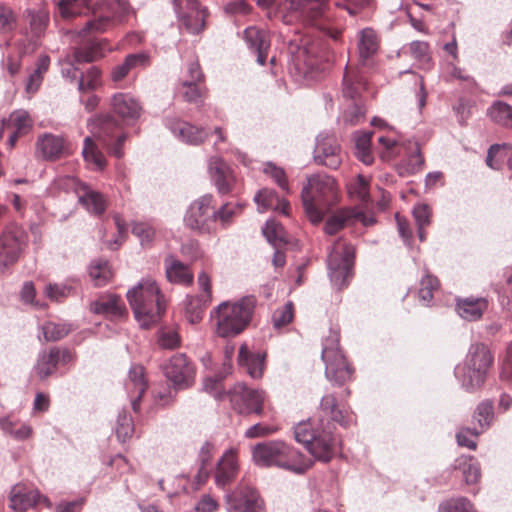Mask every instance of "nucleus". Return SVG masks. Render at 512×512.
Listing matches in <instances>:
<instances>
[{
	"mask_svg": "<svg viewBox=\"0 0 512 512\" xmlns=\"http://www.w3.org/2000/svg\"><path fill=\"white\" fill-rule=\"evenodd\" d=\"M17 15L7 4L0 2V33L10 34L17 27Z\"/></svg>",
	"mask_w": 512,
	"mask_h": 512,
	"instance_id": "54",
	"label": "nucleus"
},
{
	"mask_svg": "<svg viewBox=\"0 0 512 512\" xmlns=\"http://www.w3.org/2000/svg\"><path fill=\"white\" fill-rule=\"evenodd\" d=\"M367 89L366 78L357 67L346 66L343 81L342 93L344 97L356 99Z\"/></svg>",
	"mask_w": 512,
	"mask_h": 512,
	"instance_id": "32",
	"label": "nucleus"
},
{
	"mask_svg": "<svg viewBox=\"0 0 512 512\" xmlns=\"http://www.w3.org/2000/svg\"><path fill=\"white\" fill-rule=\"evenodd\" d=\"M251 454L258 467H275L298 475L306 473L313 465L310 458L282 440L257 443L252 447Z\"/></svg>",
	"mask_w": 512,
	"mask_h": 512,
	"instance_id": "2",
	"label": "nucleus"
},
{
	"mask_svg": "<svg viewBox=\"0 0 512 512\" xmlns=\"http://www.w3.org/2000/svg\"><path fill=\"white\" fill-rule=\"evenodd\" d=\"M408 52L420 68H428L431 62L430 46L425 41H413L408 45Z\"/></svg>",
	"mask_w": 512,
	"mask_h": 512,
	"instance_id": "44",
	"label": "nucleus"
},
{
	"mask_svg": "<svg viewBox=\"0 0 512 512\" xmlns=\"http://www.w3.org/2000/svg\"><path fill=\"white\" fill-rule=\"evenodd\" d=\"M355 248L346 240L338 239L328 256V269L331 282L343 289L353 277Z\"/></svg>",
	"mask_w": 512,
	"mask_h": 512,
	"instance_id": "8",
	"label": "nucleus"
},
{
	"mask_svg": "<svg viewBox=\"0 0 512 512\" xmlns=\"http://www.w3.org/2000/svg\"><path fill=\"white\" fill-rule=\"evenodd\" d=\"M76 353L66 347L53 346L42 350L33 367V377L44 382L54 375L59 366L72 364L76 361Z\"/></svg>",
	"mask_w": 512,
	"mask_h": 512,
	"instance_id": "11",
	"label": "nucleus"
},
{
	"mask_svg": "<svg viewBox=\"0 0 512 512\" xmlns=\"http://www.w3.org/2000/svg\"><path fill=\"white\" fill-rule=\"evenodd\" d=\"M202 82H195L194 80H184L182 93L183 98L188 102L197 103L205 94V90L200 86Z\"/></svg>",
	"mask_w": 512,
	"mask_h": 512,
	"instance_id": "62",
	"label": "nucleus"
},
{
	"mask_svg": "<svg viewBox=\"0 0 512 512\" xmlns=\"http://www.w3.org/2000/svg\"><path fill=\"white\" fill-rule=\"evenodd\" d=\"M33 119L30 114L23 109L16 110L4 120L0 129V136L9 131L8 144L12 148L15 146L18 138L27 135L33 128Z\"/></svg>",
	"mask_w": 512,
	"mask_h": 512,
	"instance_id": "19",
	"label": "nucleus"
},
{
	"mask_svg": "<svg viewBox=\"0 0 512 512\" xmlns=\"http://www.w3.org/2000/svg\"><path fill=\"white\" fill-rule=\"evenodd\" d=\"M348 190L351 195L356 196L362 202L369 200V181L362 175H358L356 179L350 183Z\"/></svg>",
	"mask_w": 512,
	"mask_h": 512,
	"instance_id": "61",
	"label": "nucleus"
},
{
	"mask_svg": "<svg viewBox=\"0 0 512 512\" xmlns=\"http://www.w3.org/2000/svg\"><path fill=\"white\" fill-rule=\"evenodd\" d=\"M127 0H103L102 11L85 24L87 33H104L116 23H122L130 13Z\"/></svg>",
	"mask_w": 512,
	"mask_h": 512,
	"instance_id": "12",
	"label": "nucleus"
},
{
	"mask_svg": "<svg viewBox=\"0 0 512 512\" xmlns=\"http://www.w3.org/2000/svg\"><path fill=\"white\" fill-rule=\"evenodd\" d=\"M112 111L124 121H135L142 113L140 102L128 93H115L110 99Z\"/></svg>",
	"mask_w": 512,
	"mask_h": 512,
	"instance_id": "21",
	"label": "nucleus"
},
{
	"mask_svg": "<svg viewBox=\"0 0 512 512\" xmlns=\"http://www.w3.org/2000/svg\"><path fill=\"white\" fill-rule=\"evenodd\" d=\"M29 26L34 36H40L47 28L49 15L44 10L28 11Z\"/></svg>",
	"mask_w": 512,
	"mask_h": 512,
	"instance_id": "56",
	"label": "nucleus"
},
{
	"mask_svg": "<svg viewBox=\"0 0 512 512\" xmlns=\"http://www.w3.org/2000/svg\"><path fill=\"white\" fill-rule=\"evenodd\" d=\"M65 182L67 186H79V201L89 212L98 216L105 212L107 200L101 193L90 189L86 184L79 183L74 177H67Z\"/></svg>",
	"mask_w": 512,
	"mask_h": 512,
	"instance_id": "20",
	"label": "nucleus"
},
{
	"mask_svg": "<svg viewBox=\"0 0 512 512\" xmlns=\"http://www.w3.org/2000/svg\"><path fill=\"white\" fill-rule=\"evenodd\" d=\"M238 449L227 450L217 464L215 482L219 487H225L233 482L238 474Z\"/></svg>",
	"mask_w": 512,
	"mask_h": 512,
	"instance_id": "23",
	"label": "nucleus"
},
{
	"mask_svg": "<svg viewBox=\"0 0 512 512\" xmlns=\"http://www.w3.org/2000/svg\"><path fill=\"white\" fill-rule=\"evenodd\" d=\"M439 287L440 283L437 277L431 274H426L420 281V288L418 292L420 301L428 305L434 297V292L437 291Z\"/></svg>",
	"mask_w": 512,
	"mask_h": 512,
	"instance_id": "53",
	"label": "nucleus"
},
{
	"mask_svg": "<svg viewBox=\"0 0 512 512\" xmlns=\"http://www.w3.org/2000/svg\"><path fill=\"white\" fill-rule=\"evenodd\" d=\"M134 433V423L132 418L126 413L120 414L117 419L116 435L119 441L126 442Z\"/></svg>",
	"mask_w": 512,
	"mask_h": 512,
	"instance_id": "59",
	"label": "nucleus"
},
{
	"mask_svg": "<svg viewBox=\"0 0 512 512\" xmlns=\"http://www.w3.org/2000/svg\"><path fill=\"white\" fill-rule=\"evenodd\" d=\"M339 342V331L331 330L323 342L322 360L325 363L326 378L337 385H343L352 379L354 369L348 363Z\"/></svg>",
	"mask_w": 512,
	"mask_h": 512,
	"instance_id": "7",
	"label": "nucleus"
},
{
	"mask_svg": "<svg viewBox=\"0 0 512 512\" xmlns=\"http://www.w3.org/2000/svg\"><path fill=\"white\" fill-rule=\"evenodd\" d=\"M211 177L221 194L233 191L236 179L230 167L219 157H212L209 162Z\"/></svg>",
	"mask_w": 512,
	"mask_h": 512,
	"instance_id": "24",
	"label": "nucleus"
},
{
	"mask_svg": "<svg viewBox=\"0 0 512 512\" xmlns=\"http://www.w3.org/2000/svg\"><path fill=\"white\" fill-rule=\"evenodd\" d=\"M41 330L45 341L56 342L66 337L72 328L66 323L48 321L42 325Z\"/></svg>",
	"mask_w": 512,
	"mask_h": 512,
	"instance_id": "47",
	"label": "nucleus"
},
{
	"mask_svg": "<svg viewBox=\"0 0 512 512\" xmlns=\"http://www.w3.org/2000/svg\"><path fill=\"white\" fill-rule=\"evenodd\" d=\"M254 296H245L239 301L223 302L214 312L215 332L219 337H235L250 324L256 307Z\"/></svg>",
	"mask_w": 512,
	"mask_h": 512,
	"instance_id": "5",
	"label": "nucleus"
},
{
	"mask_svg": "<svg viewBox=\"0 0 512 512\" xmlns=\"http://www.w3.org/2000/svg\"><path fill=\"white\" fill-rule=\"evenodd\" d=\"M89 274L95 286L99 287L106 285L113 275L108 262L105 261L93 264Z\"/></svg>",
	"mask_w": 512,
	"mask_h": 512,
	"instance_id": "55",
	"label": "nucleus"
},
{
	"mask_svg": "<svg viewBox=\"0 0 512 512\" xmlns=\"http://www.w3.org/2000/svg\"><path fill=\"white\" fill-rule=\"evenodd\" d=\"M488 115L493 122L499 125H512V107L505 102H494L488 109Z\"/></svg>",
	"mask_w": 512,
	"mask_h": 512,
	"instance_id": "46",
	"label": "nucleus"
},
{
	"mask_svg": "<svg viewBox=\"0 0 512 512\" xmlns=\"http://www.w3.org/2000/svg\"><path fill=\"white\" fill-rule=\"evenodd\" d=\"M228 397L234 410L240 414H257L263 412L265 393L260 390L249 389L244 384H237L228 391Z\"/></svg>",
	"mask_w": 512,
	"mask_h": 512,
	"instance_id": "14",
	"label": "nucleus"
},
{
	"mask_svg": "<svg viewBox=\"0 0 512 512\" xmlns=\"http://www.w3.org/2000/svg\"><path fill=\"white\" fill-rule=\"evenodd\" d=\"M125 386L131 399L132 409L137 413L140 410V399L147 389L144 368L142 366L136 365L130 369Z\"/></svg>",
	"mask_w": 512,
	"mask_h": 512,
	"instance_id": "29",
	"label": "nucleus"
},
{
	"mask_svg": "<svg viewBox=\"0 0 512 512\" xmlns=\"http://www.w3.org/2000/svg\"><path fill=\"white\" fill-rule=\"evenodd\" d=\"M105 45L104 41H100L78 47L74 52V59L78 63H89L101 59L105 56Z\"/></svg>",
	"mask_w": 512,
	"mask_h": 512,
	"instance_id": "41",
	"label": "nucleus"
},
{
	"mask_svg": "<svg viewBox=\"0 0 512 512\" xmlns=\"http://www.w3.org/2000/svg\"><path fill=\"white\" fill-rule=\"evenodd\" d=\"M91 0H59L58 11L62 18L69 19L82 13L90 5Z\"/></svg>",
	"mask_w": 512,
	"mask_h": 512,
	"instance_id": "50",
	"label": "nucleus"
},
{
	"mask_svg": "<svg viewBox=\"0 0 512 512\" xmlns=\"http://www.w3.org/2000/svg\"><path fill=\"white\" fill-rule=\"evenodd\" d=\"M166 276L171 283L189 286L193 283V273L182 262L170 258L165 261Z\"/></svg>",
	"mask_w": 512,
	"mask_h": 512,
	"instance_id": "35",
	"label": "nucleus"
},
{
	"mask_svg": "<svg viewBox=\"0 0 512 512\" xmlns=\"http://www.w3.org/2000/svg\"><path fill=\"white\" fill-rule=\"evenodd\" d=\"M149 63V56L145 53L129 54L121 64L112 68L110 72V79L114 83L122 82L130 72L138 68H145Z\"/></svg>",
	"mask_w": 512,
	"mask_h": 512,
	"instance_id": "31",
	"label": "nucleus"
},
{
	"mask_svg": "<svg viewBox=\"0 0 512 512\" xmlns=\"http://www.w3.org/2000/svg\"><path fill=\"white\" fill-rule=\"evenodd\" d=\"M82 154L85 161L94 164L98 169L101 170L106 166L105 156L89 136L84 139Z\"/></svg>",
	"mask_w": 512,
	"mask_h": 512,
	"instance_id": "49",
	"label": "nucleus"
},
{
	"mask_svg": "<svg viewBox=\"0 0 512 512\" xmlns=\"http://www.w3.org/2000/svg\"><path fill=\"white\" fill-rule=\"evenodd\" d=\"M380 39L375 30L365 28L360 32L358 50L361 61L364 63L375 55L379 49Z\"/></svg>",
	"mask_w": 512,
	"mask_h": 512,
	"instance_id": "39",
	"label": "nucleus"
},
{
	"mask_svg": "<svg viewBox=\"0 0 512 512\" xmlns=\"http://www.w3.org/2000/svg\"><path fill=\"white\" fill-rule=\"evenodd\" d=\"M50 65V58L48 56H41L37 63L36 69L28 77L26 84V92L34 94L42 84L43 76L48 71Z\"/></svg>",
	"mask_w": 512,
	"mask_h": 512,
	"instance_id": "43",
	"label": "nucleus"
},
{
	"mask_svg": "<svg viewBox=\"0 0 512 512\" xmlns=\"http://www.w3.org/2000/svg\"><path fill=\"white\" fill-rule=\"evenodd\" d=\"M488 308V300L483 297L459 298L456 302V310L459 316L468 321L480 319Z\"/></svg>",
	"mask_w": 512,
	"mask_h": 512,
	"instance_id": "33",
	"label": "nucleus"
},
{
	"mask_svg": "<svg viewBox=\"0 0 512 512\" xmlns=\"http://www.w3.org/2000/svg\"><path fill=\"white\" fill-rule=\"evenodd\" d=\"M474 419L476 420V422L478 423V425L480 426L481 430L480 431H484L485 429H487L492 421H493V418H494V406H493V402L490 401V400H485V401H482L481 403H479V405L477 406L475 412H474Z\"/></svg>",
	"mask_w": 512,
	"mask_h": 512,
	"instance_id": "52",
	"label": "nucleus"
},
{
	"mask_svg": "<svg viewBox=\"0 0 512 512\" xmlns=\"http://www.w3.org/2000/svg\"><path fill=\"white\" fill-rule=\"evenodd\" d=\"M294 318V306L292 302L276 309L272 316V323L275 329L280 330L290 324Z\"/></svg>",
	"mask_w": 512,
	"mask_h": 512,
	"instance_id": "57",
	"label": "nucleus"
},
{
	"mask_svg": "<svg viewBox=\"0 0 512 512\" xmlns=\"http://www.w3.org/2000/svg\"><path fill=\"white\" fill-rule=\"evenodd\" d=\"M360 221L367 225L366 218L362 212L354 208H344L331 215L324 226V230L329 235H334L346 226L353 225Z\"/></svg>",
	"mask_w": 512,
	"mask_h": 512,
	"instance_id": "27",
	"label": "nucleus"
},
{
	"mask_svg": "<svg viewBox=\"0 0 512 512\" xmlns=\"http://www.w3.org/2000/svg\"><path fill=\"white\" fill-rule=\"evenodd\" d=\"M454 469L461 471L466 484H476L481 478L480 465L473 456H459L455 460Z\"/></svg>",
	"mask_w": 512,
	"mask_h": 512,
	"instance_id": "37",
	"label": "nucleus"
},
{
	"mask_svg": "<svg viewBox=\"0 0 512 512\" xmlns=\"http://www.w3.org/2000/svg\"><path fill=\"white\" fill-rule=\"evenodd\" d=\"M315 160L331 169H336L341 164L340 146L334 137L319 139L315 147Z\"/></svg>",
	"mask_w": 512,
	"mask_h": 512,
	"instance_id": "26",
	"label": "nucleus"
},
{
	"mask_svg": "<svg viewBox=\"0 0 512 512\" xmlns=\"http://www.w3.org/2000/svg\"><path fill=\"white\" fill-rule=\"evenodd\" d=\"M211 301H204L200 296H191L187 300L186 313L191 323H198Z\"/></svg>",
	"mask_w": 512,
	"mask_h": 512,
	"instance_id": "51",
	"label": "nucleus"
},
{
	"mask_svg": "<svg viewBox=\"0 0 512 512\" xmlns=\"http://www.w3.org/2000/svg\"><path fill=\"white\" fill-rule=\"evenodd\" d=\"M93 136L102 144L109 147L110 152L117 158L124 155L122 149L126 135L120 132L118 122L110 115H100L88 123Z\"/></svg>",
	"mask_w": 512,
	"mask_h": 512,
	"instance_id": "10",
	"label": "nucleus"
},
{
	"mask_svg": "<svg viewBox=\"0 0 512 512\" xmlns=\"http://www.w3.org/2000/svg\"><path fill=\"white\" fill-rule=\"evenodd\" d=\"M331 421L342 426L353 422L352 413L338 403L333 394L323 396L319 408V418L298 423L294 428V438L303 444L316 459L328 462L334 454L335 439Z\"/></svg>",
	"mask_w": 512,
	"mask_h": 512,
	"instance_id": "1",
	"label": "nucleus"
},
{
	"mask_svg": "<svg viewBox=\"0 0 512 512\" xmlns=\"http://www.w3.org/2000/svg\"><path fill=\"white\" fill-rule=\"evenodd\" d=\"M263 234L274 246H281L287 243V234L284 227L273 219L266 222Z\"/></svg>",
	"mask_w": 512,
	"mask_h": 512,
	"instance_id": "48",
	"label": "nucleus"
},
{
	"mask_svg": "<svg viewBox=\"0 0 512 512\" xmlns=\"http://www.w3.org/2000/svg\"><path fill=\"white\" fill-rule=\"evenodd\" d=\"M164 374L175 389L191 387L195 381L196 369L185 354L173 355L164 367Z\"/></svg>",
	"mask_w": 512,
	"mask_h": 512,
	"instance_id": "15",
	"label": "nucleus"
},
{
	"mask_svg": "<svg viewBox=\"0 0 512 512\" xmlns=\"http://www.w3.org/2000/svg\"><path fill=\"white\" fill-rule=\"evenodd\" d=\"M216 221V210L211 195H205L195 200L188 208L185 225L200 233H209Z\"/></svg>",
	"mask_w": 512,
	"mask_h": 512,
	"instance_id": "13",
	"label": "nucleus"
},
{
	"mask_svg": "<svg viewBox=\"0 0 512 512\" xmlns=\"http://www.w3.org/2000/svg\"><path fill=\"white\" fill-rule=\"evenodd\" d=\"M255 201L258 204L259 208L265 210H274L278 213H281L285 216H288L290 213V204L283 198H280L277 193L268 188L261 189L255 195Z\"/></svg>",
	"mask_w": 512,
	"mask_h": 512,
	"instance_id": "34",
	"label": "nucleus"
},
{
	"mask_svg": "<svg viewBox=\"0 0 512 512\" xmlns=\"http://www.w3.org/2000/svg\"><path fill=\"white\" fill-rule=\"evenodd\" d=\"M170 129L180 140L192 145L202 144L209 136L205 129L182 120L172 121Z\"/></svg>",
	"mask_w": 512,
	"mask_h": 512,
	"instance_id": "30",
	"label": "nucleus"
},
{
	"mask_svg": "<svg viewBox=\"0 0 512 512\" xmlns=\"http://www.w3.org/2000/svg\"><path fill=\"white\" fill-rule=\"evenodd\" d=\"M507 159V165L512 169V145L493 144L487 154L486 163L492 169H500L502 162Z\"/></svg>",
	"mask_w": 512,
	"mask_h": 512,
	"instance_id": "40",
	"label": "nucleus"
},
{
	"mask_svg": "<svg viewBox=\"0 0 512 512\" xmlns=\"http://www.w3.org/2000/svg\"><path fill=\"white\" fill-rule=\"evenodd\" d=\"M440 512H477L466 498L450 499L440 505Z\"/></svg>",
	"mask_w": 512,
	"mask_h": 512,
	"instance_id": "60",
	"label": "nucleus"
},
{
	"mask_svg": "<svg viewBox=\"0 0 512 512\" xmlns=\"http://www.w3.org/2000/svg\"><path fill=\"white\" fill-rule=\"evenodd\" d=\"M493 363L494 356L486 344L471 345L460 375L463 387L470 392L482 387Z\"/></svg>",
	"mask_w": 512,
	"mask_h": 512,
	"instance_id": "6",
	"label": "nucleus"
},
{
	"mask_svg": "<svg viewBox=\"0 0 512 512\" xmlns=\"http://www.w3.org/2000/svg\"><path fill=\"white\" fill-rule=\"evenodd\" d=\"M37 153L45 160H57L71 153L70 144L61 136L44 134L38 138Z\"/></svg>",
	"mask_w": 512,
	"mask_h": 512,
	"instance_id": "22",
	"label": "nucleus"
},
{
	"mask_svg": "<svg viewBox=\"0 0 512 512\" xmlns=\"http://www.w3.org/2000/svg\"><path fill=\"white\" fill-rule=\"evenodd\" d=\"M481 433L482 431H478L475 428L461 427L456 433L457 444L470 450H476V440Z\"/></svg>",
	"mask_w": 512,
	"mask_h": 512,
	"instance_id": "58",
	"label": "nucleus"
},
{
	"mask_svg": "<svg viewBox=\"0 0 512 512\" xmlns=\"http://www.w3.org/2000/svg\"><path fill=\"white\" fill-rule=\"evenodd\" d=\"M102 72L98 67L92 66L82 73L78 81V91L85 94L94 91L101 85Z\"/></svg>",
	"mask_w": 512,
	"mask_h": 512,
	"instance_id": "45",
	"label": "nucleus"
},
{
	"mask_svg": "<svg viewBox=\"0 0 512 512\" xmlns=\"http://www.w3.org/2000/svg\"><path fill=\"white\" fill-rule=\"evenodd\" d=\"M244 38L248 46L257 53V62L264 65L271 44L269 33L256 26H251L245 29Z\"/></svg>",
	"mask_w": 512,
	"mask_h": 512,
	"instance_id": "28",
	"label": "nucleus"
},
{
	"mask_svg": "<svg viewBox=\"0 0 512 512\" xmlns=\"http://www.w3.org/2000/svg\"><path fill=\"white\" fill-rule=\"evenodd\" d=\"M301 196L308 218L311 222L318 223L339 201V189L334 178L315 175L308 179Z\"/></svg>",
	"mask_w": 512,
	"mask_h": 512,
	"instance_id": "3",
	"label": "nucleus"
},
{
	"mask_svg": "<svg viewBox=\"0 0 512 512\" xmlns=\"http://www.w3.org/2000/svg\"><path fill=\"white\" fill-rule=\"evenodd\" d=\"M27 246V236L23 231H7L0 237V274L14 265Z\"/></svg>",
	"mask_w": 512,
	"mask_h": 512,
	"instance_id": "17",
	"label": "nucleus"
},
{
	"mask_svg": "<svg viewBox=\"0 0 512 512\" xmlns=\"http://www.w3.org/2000/svg\"><path fill=\"white\" fill-rule=\"evenodd\" d=\"M204 389L218 400L228 396V392L225 391L223 386V378L218 375L206 378L204 380Z\"/></svg>",
	"mask_w": 512,
	"mask_h": 512,
	"instance_id": "63",
	"label": "nucleus"
},
{
	"mask_svg": "<svg viewBox=\"0 0 512 512\" xmlns=\"http://www.w3.org/2000/svg\"><path fill=\"white\" fill-rule=\"evenodd\" d=\"M127 299L135 318L143 328H150L157 323L166 309L164 296L152 279H144L129 290Z\"/></svg>",
	"mask_w": 512,
	"mask_h": 512,
	"instance_id": "4",
	"label": "nucleus"
},
{
	"mask_svg": "<svg viewBox=\"0 0 512 512\" xmlns=\"http://www.w3.org/2000/svg\"><path fill=\"white\" fill-rule=\"evenodd\" d=\"M181 27L188 33L198 34L205 29L207 9L197 0H173Z\"/></svg>",
	"mask_w": 512,
	"mask_h": 512,
	"instance_id": "16",
	"label": "nucleus"
},
{
	"mask_svg": "<svg viewBox=\"0 0 512 512\" xmlns=\"http://www.w3.org/2000/svg\"><path fill=\"white\" fill-rule=\"evenodd\" d=\"M229 512H265L264 502L252 487L239 486L226 498Z\"/></svg>",
	"mask_w": 512,
	"mask_h": 512,
	"instance_id": "18",
	"label": "nucleus"
},
{
	"mask_svg": "<svg viewBox=\"0 0 512 512\" xmlns=\"http://www.w3.org/2000/svg\"><path fill=\"white\" fill-rule=\"evenodd\" d=\"M0 428L17 440H25L32 435V428L18 419L8 416L0 419Z\"/></svg>",
	"mask_w": 512,
	"mask_h": 512,
	"instance_id": "42",
	"label": "nucleus"
},
{
	"mask_svg": "<svg viewBox=\"0 0 512 512\" xmlns=\"http://www.w3.org/2000/svg\"><path fill=\"white\" fill-rule=\"evenodd\" d=\"M283 9L290 20H299L319 29H325L329 19L328 0H285Z\"/></svg>",
	"mask_w": 512,
	"mask_h": 512,
	"instance_id": "9",
	"label": "nucleus"
},
{
	"mask_svg": "<svg viewBox=\"0 0 512 512\" xmlns=\"http://www.w3.org/2000/svg\"><path fill=\"white\" fill-rule=\"evenodd\" d=\"M238 363L244 367L252 378H259L263 372V356L259 353L253 354L248 350L247 345L243 344L239 349Z\"/></svg>",
	"mask_w": 512,
	"mask_h": 512,
	"instance_id": "38",
	"label": "nucleus"
},
{
	"mask_svg": "<svg viewBox=\"0 0 512 512\" xmlns=\"http://www.w3.org/2000/svg\"><path fill=\"white\" fill-rule=\"evenodd\" d=\"M90 310L95 314L115 317L122 316L126 311L120 297L115 295L103 296L92 302L90 304Z\"/></svg>",
	"mask_w": 512,
	"mask_h": 512,
	"instance_id": "36",
	"label": "nucleus"
},
{
	"mask_svg": "<svg viewBox=\"0 0 512 512\" xmlns=\"http://www.w3.org/2000/svg\"><path fill=\"white\" fill-rule=\"evenodd\" d=\"M265 174L273 179V181L286 193H289V183L285 171L275 166L274 164L268 163L264 168Z\"/></svg>",
	"mask_w": 512,
	"mask_h": 512,
	"instance_id": "64",
	"label": "nucleus"
},
{
	"mask_svg": "<svg viewBox=\"0 0 512 512\" xmlns=\"http://www.w3.org/2000/svg\"><path fill=\"white\" fill-rule=\"evenodd\" d=\"M41 499L42 496L37 490L26 484L19 483L11 489L9 506L16 512H22L39 503Z\"/></svg>",
	"mask_w": 512,
	"mask_h": 512,
	"instance_id": "25",
	"label": "nucleus"
}]
</instances>
